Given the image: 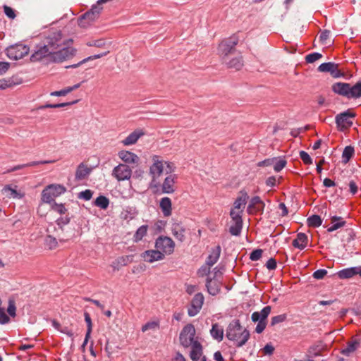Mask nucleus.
Instances as JSON below:
<instances>
[{"label": "nucleus", "mask_w": 361, "mask_h": 361, "mask_svg": "<svg viewBox=\"0 0 361 361\" xmlns=\"http://www.w3.org/2000/svg\"><path fill=\"white\" fill-rule=\"evenodd\" d=\"M153 164L149 168V173L152 176V182H151V188H155L158 189V187L160 186V183L157 180V179L163 173L164 168V161L159 159V157L157 155H154L152 157ZM158 191V190H157Z\"/></svg>", "instance_id": "0eeeda50"}, {"label": "nucleus", "mask_w": 361, "mask_h": 361, "mask_svg": "<svg viewBox=\"0 0 361 361\" xmlns=\"http://www.w3.org/2000/svg\"><path fill=\"white\" fill-rule=\"evenodd\" d=\"M10 322V317L6 314L4 308L0 307V324H6Z\"/></svg>", "instance_id": "5fc2aeb1"}, {"label": "nucleus", "mask_w": 361, "mask_h": 361, "mask_svg": "<svg viewBox=\"0 0 361 361\" xmlns=\"http://www.w3.org/2000/svg\"><path fill=\"white\" fill-rule=\"evenodd\" d=\"M172 234L179 241L185 240V228L179 223H175L171 228Z\"/></svg>", "instance_id": "cd10ccee"}, {"label": "nucleus", "mask_w": 361, "mask_h": 361, "mask_svg": "<svg viewBox=\"0 0 361 361\" xmlns=\"http://www.w3.org/2000/svg\"><path fill=\"white\" fill-rule=\"evenodd\" d=\"M259 203H261V198L259 196H255L253 197L248 204V207L247 208V213L250 214H255V209L257 207V206L259 204Z\"/></svg>", "instance_id": "58836bf2"}, {"label": "nucleus", "mask_w": 361, "mask_h": 361, "mask_svg": "<svg viewBox=\"0 0 361 361\" xmlns=\"http://www.w3.org/2000/svg\"><path fill=\"white\" fill-rule=\"evenodd\" d=\"M358 267L343 269L338 271L337 275L340 279H350L354 276L358 274Z\"/></svg>", "instance_id": "a878e982"}, {"label": "nucleus", "mask_w": 361, "mask_h": 361, "mask_svg": "<svg viewBox=\"0 0 361 361\" xmlns=\"http://www.w3.org/2000/svg\"><path fill=\"white\" fill-rule=\"evenodd\" d=\"M210 267H209L207 264L204 266H202L197 271L198 276L200 277L207 276V277H208L210 274Z\"/></svg>", "instance_id": "bf43d9fd"}, {"label": "nucleus", "mask_w": 361, "mask_h": 361, "mask_svg": "<svg viewBox=\"0 0 361 361\" xmlns=\"http://www.w3.org/2000/svg\"><path fill=\"white\" fill-rule=\"evenodd\" d=\"M147 225H142L140 227H139L136 231L135 233L134 234L133 240L135 242H138L141 240L142 238L147 235Z\"/></svg>", "instance_id": "4c0bfd02"}, {"label": "nucleus", "mask_w": 361, "mask_h": 361, "mask_svg": "<svg viewBox=\"0 0 361 361\" xmlns=\"http://www.w3.org/2000/svg\"><path fill=\"white\" fill-rule=\"evenodd\" d=\"M171 200L168 197H164L161 199L159 207L163 212L164 216H169L172 213Z\"/></svg>", "instance_id": "c85d7f7f"}, {"label": "nucleus", "mask_w": 361, "mask_h": 361, "mask_svg": "<svg viewBox=\"0 0 361 361\" xmlns=\"http://www.w3.org/2000/svg\"><path fill=\"white\" fill-rule=\"evenodd\" d=\"M77 102H78V100H75V101H73V102H68L54 104H46L45 105H43V106H40L39 109H46V108L56 109V108L65 107V106H71L72 104H75Z\"/></svg>", "instance_id": "79ce46f5"}, {"label": "nucleus", "mask_w": 361, "mask_h": 361, "mask_svg": "<svg viewBox=\"0 0 361 361\" xmlns=\"http://www.w3.org/2000/svg\"><path fill=\"white\" fill-rule=\"evenodd\" d=\"M223 63H226L228 68H233L236 71L240 70L244 66L243 59L241 55L234 57L229 61L226 59V61H223Z\"/></svg>", "instance_id": "393cba45"}, {"label": "nucleus", "mask_w": 361, "mask_h": 361, "mask_svg": "<svg viewBox=\"0 0 361 361\" xmlns=\"http://www.w3.org/2000/svg\"><path fill=\"white\" fill-rule=\"evenodd\" d=\"M322 55L318 52L311 53L305 56V61L307 63H312L317 60L321 59Z\"/></svg>", "instance_id": "09e8293b"}, {"label": "nucleus", "mask_w": 361, "mask_h": 361, "mask_svg": "<svg viewBox=\"0 0 361 361\" xmlns=\"http://www.w3.org/2000/svg\"><path fill=\"white\" fill-rule=\"evenodd\" d=\"M66 191V188L63 185L50 184L42 190L41 200L44 203L51 204L55 202V197L60 196Z\"/></svg>", "instance_id": "20e7f679"}, {"label": "nucleus", "mask_w": 361, "mask_h": 361, "mask_svg": "<svg viewBox=\"0 0 361 361\" xmlns=\"http://www.w3.org/2000/svg\"><path fill=\"white\" fill-rule=\"evenodd\" d=\"M4 10L5 14L6 15V16L8 18H9L11 19H14L16 17V12L12 8H11L6 5H4Z\"/></svg>", "instance_id": "e2e57ef3"}, {"label": "nucleus", "mask_w": 361, "mask_h": 361, "mask_svg": "<svg viewBox=\"0 0 361 361\" xmlns=\"http://www.w3.org/2000/svg\"><path fill=\"white\" fill-rule=\"evenodd\" d=\"M176 178V174H170L165 178L163 183H160V186L158 187L161 188L162 193L171 194L175 192Z\"/></svg>", "instance_id": "a211bd4d"}, {"label": "nucleus", "mask_w": 361, "mask_h": 361, "mask_svg": "<svg viewBox=\"0 0 361 361\" xmlns=\"http://www.w3.org/2000/svg\"><path fill=\"white\" fill-rule=\"evenodd\" d=\"M5 190H8V192H9V197H13V198H21L22 197V195H20L16 190L15 189H13L11 186L9 185H6L5 188H4Z\"/></svg>", "instance_id": "4d7b16f0"}, {"label": "nucleus", "mask_w": 361, "mask_h": 361, "mask_svg": "<svg viewBox=\"0 0 361 361\" xmlns=\"http://www.w3.org/2000/svg\"><path fill=\"white\" fill-rule=\"evenodd\" d=\"M76 49L73 47H63L58 50L56 53L51 52L48 49V47L44 44L40 46L30 56V61L32 62H36L42 60L45 57H48L50 61L54 63H61L69 58L75 56Z\"/></svg>", "instance_id": "f257e3e1"}, {"label": "nucleus", "mask_w": 361, "mask_h": 361, "mask_svg": "<svg viewBox=\"0 0 361 361\" xmlns=\"http://www.w3.org/2000/svg\"><path fill=\"white\" fill-rule=\"evenodd\" d=\"M109 53V51L107 50V51H106L104 52H102V53H100V54H95V55H92V56H88V57L82 59L80 62H78L77 63H75V64H73V65L68 66L66 68H75L80 66V65L85 63L87 61H92V60H94V59H100V58H102V57H103L104 56H106Z\"/></svg>", "instance_id": "2f4dec72"}, {"label": "nucleus", "mask_w": 361, "mask_h": 361, "mask_svg": "<svg viewBox=\"0 0 361 361\" xmlns=\"http://www.w3.org/2000/svg\"><path fill=\"white\" fill-rule=\"evenodd\" d=\"M361 97V81H358L353 86L350 85L349 97L350 98H360Z\"/></svg>", "instance_id": "72a5a7b5"}, {"label": "nucleus", "mask_w": 361, "mask_h": 361, "mask_svg": "<svg viewBox=\"0 0 361 361\" xmlns=\"http://www.w3.org/2000/svg\"><path fill=\"white\" fill-rule=\"evenodd\" d=\"M250 336L247 329H243L239 319L232 320L228 325L226 331V337L231 341L235 342L236 347L244 345Z\"/></svg>", "instance_id": "f03ea898"}, {"label": "nucleus", "mask_w": 361, "mask_h": 361, "mask_svg": "<svg viewBox=\"0 0 361 361\" xmlns=\"http://www.w3.org/2000/svg\"><path fill=\"white\" fill-rule=\"evenodd\" d=\"M276 260L274 258H270L266 263V267L269 270H274L276 269Z\"/></svg>", "instance_id": "774afa93"}, {"label": "nucleus", "mask_w": 361, "mask_h": 361, "mask_svg": "<svg viewBox=\"0 0 361 361\" xmlns=\"http://www.w3.org/2000/svg\"><path fill=\"white\" fill-rule=\"evenodd\" d=\"M65 44L64 41L62 40V34L61 31L54 32L50 34L46 39L45 46L48 47V49L51 52L56 53V49L61 45Z\"/></svg>", "instance_id": "ddd939ff"}, {"label": "nucleus", "mask_w": 361, "mask_h": 361, "mask_svg": "<svg viewBox=\"0 0 361 361\" xmlns=\"http://www.w3.org/2000/svg\"><path fill=\"white\" fill-rule=\"evenodd\" d=\"M235 209H232L230 212V216L232 219V220L234 221V222H242L243 221V219H242V213H243V209L240 212H235L234 210Z\"/></svg>", "instance_id": "3c124183"}, {"label": "nucleus", "mask_w": 361, "mask_h": 361, "mask_svg": "<svg viewBox=\"0 0 361 361\" xmlns=\"http://www.w3.org/2000/svg\"><path fill=\"white\" fill-rule=\"evenodd\" d=\"M287 162L285 159H276V163L274 166V169L276 172L281 171L286 165Z\"/></svg>", "instance_id": "6e6d98bb"}, {"label": "nucleus", "mask_w": 361, "mask_h": 361, "mask_svg": "<svg viewBox=\"0 0 361 361\" xmlns=\"http://www.w3.org/2000/svg\"><path fill=\"white\" fill-rule=\"evenodd\" d=\"M102 9L103 8L97 4L92 5L90 11L85 12L78 18V25L80 27H87L99 18Z\"/></svg>", "instance_id": "423d86ee"}, {"label": "nucleus", "mask_w": 361, "mask_h": 361, "mask_svg": "<svg viewBox=\"0 0 361 361\" xmlns=\"http://www.w3.org/2000/svg\"><path fill=\"white\" fill-rule=\"evenodd\" d=\"M105 41L102 39L92 40L87 43L88 47H104L105 46Z\"/></svg>", "instance_id": "680f3d73"}, {"label": "nucleus", "mask_w": 361, "mask_h": 361, "mask_svg": "<svg viewBox=\"0 0 361 361\" xmlns=\"http://www.w3.org/2000/svg\"><path fill=\"white\" fill-rule=\"evenodd\" d=\"M332 226H331L329 228H328L327 231L331 233L333 232L341 227H343L346 224V221H341V222H335L331 223Z\"/></svg>", "instance_id": "0e129e2a"}, {"label": "nucleus", "mask_w": 361, "mask_h": 361, "mask_svg": "<svg viewBox=\"0 0 361 361\" xmlns=\"http://www.w3.org/2000/svg\"><path fill=\"white\" fill-rule=\"evenodd\" d=\"M71 221V219L70 217H68V216H61L60 218H59L56 221V224L61 228H62L63 226L67 225L69 224Z\"/></svg>", "instance_id": "052dcab7"}, {"label": "nucleus", "mask_w": 361, "mask_h": 361, "mask_svg": "<svg viewBox=\"0 0 361 361\" xmlns=\"http://www.w3.org/2000/svg\"><path fill=\"white\" fill-rule=\"evenodd\" d=\"M195 329L193 324H188L185 325L180 333V343L184 348H188L195 341Z\"/></svg>", "instance_id": "9d476101"}, {"label": "nucleus", "mask_w": 361, "mask_h": 361, "mask_svg": "<svg viewBox=\"0 0 361 361\" xmlns=\"http://www.w3.org/2000/svg\"><path fill=\"white\" fill-rule=\"evenodd\" d=\"M119 158L127 164H137L140 159L135 153L130 151L122 150L118 152Z\"/></svg>", "instance_id": "412c9836"}, {"label": "nucleus", "mask_w": 361, "mask_h": 361, "mask_svg": "<svg viewBox=\"0 0 361 361\" xmlns=\"http://www.w3.org/2000/svg\"><path fill=\"white\" fill-rule=\"evenodd\" d=\"M308 243V237L304 233H299L297 234V237L292 242V245L294 247L300 250H303L306 247Z\"/></svg>", "instance_id": "5701e85b"}, {"label": "nucleus", "mask_w": 361, "mask_h": 361, "mask_svg": "<svg viewBox=\"0 0 361 361\" xmlns=\"http://www.w3.org/2000/svg\"><path fill=\"white\" fill-rule=\"evenodd\" d=\"M204 297L202 293H196L192 298L190 305L188 310V314L190 317L197 315L201 310L204 304Z\"/></svg>", "instance_id": "4468645a"}, {"label": "nucleus", "mask_w": 361, "mask_h": 361, "mask_svg": "<svg viewBox=\"0 0 361 361\" xmlns=\"http://www.w3.org/2000/svg\"><path fill=\"white\" fill-rule=\"evenodd\" d=\"M142 130H135L128 135L123 141V144L126 146L131 145L138 140V139L144 135Z\"/></svg>", "instance_id": "bb28decb"}, {"label": "nucleus", "mask_w": 361, "mask_h": 361, "mask_svg": "<svg viewBox=\"0 0 361 361\" xmlns=\"http://www.w3.org/2000/svg\"><path fill=\"white\" fill-rule=\"evenodd\" d=\"M112 175L118 181L129 180L132 175V170L128 165L120 164L114 169Z\"/></svg>", "instance_id": "2eb2a0df"}, {"label": "nucleus", "mask_w": 361, "mask_h": 361, "mask_svg": "<svg viewBox=\"0 0 361 361\" xmlns=\"http://www.w3.org/2000/svg\"><path fill=\"white\" fill-rule=\"evenodd\" d=\"M300 157L302 160L305 164L310 165L312 164V159L310 157L309 154L305 151L300 152Z\"/></svg>", "instance_id": "864d4df0"}, {"label": "nucleus", "mask_w": 361, "mask_h": 361, "mask_svg": "<svg viewBox=\"0 0 361 361\" xmlns=\"http://www.w3.org/2000/svg\"><path fill=\"white\" fill-rule=\"evenodd\" d=\"M360 343L357 341H353L347 343L346 346L342 349L341 353L344 355L349 356L352 353L355 351L359 347Z\"/></svg>", "instance_id": "473e14b6"}, {"label": "nucleus", "mask_w": 361, "mask_h": 361, "mask_svg": "<svg viewBox=\"0 0 361 361\" xmlns=\"http://www.w3.org/2000/svg\"><path fill=\"white\" fill-rule=\"evenodd\" d=\"M191 346V351L190 353V357L192 361H198L203 354L202 345L198 341H195Z\"/></svg>", "instance_id": "aec40b11"}, {"label": "nucleus", "mask_w": 361, "mask_h": 361, "mask_svg": "<svg viewBox=\"0 0 361 361\" xmlns=\"http://www.w3.org/2000/svg\"><path fill=\"white\" fill-rule=\"evenodd\" d=\"M7 312L8 315L11 317H15L16 316V302L13 299H8V305L7 307Z\"/></svg>", "instance_id": "a18cd8bd"}, {"label": "nucleus", "mask_w": 361, "mask_h": 361, "mask_svg": "<svg viewBox=\"0 0 361 361\" xmlns=\"http://www.w3.org/2000/svg\"><path fill=\"white\" fill-rule=\"evenodd\" d=\"M330 35V31L328 30H323L319 36V41L322 44H326V40L329 37Z\"/></svg>", "instance_id": "338daca9"}, {"label": "nucleus", "mask_w": 361, "mask_h": 361, "mask_svg": "<svg viewBox=\"0 0 361 361\" xmlns=\"http://www.w3.org/2000/svg\"><path fill=\"white\" fill-rule=\"evenodd\" d=\"M355 154V149L354 147L349 145L346 146L342 154V162L343 164H347L350 159L354 156Z\"/></svg>", "instance_id": "f704fd0d"}, {"label": "nucleus", "mask_w": 361, "mask_h": 361, "mask_svg": "<svg viewBox=\"0 0 361 361\" xmlns=\"http://www.w3.org/2000/svg\"><path fill=\"white\" fill-rule=\"evenodd\" d=\"M92 171V168L87 167L84 163H80L75 171V178L77 180H81L86 178Z\"/></svg>", "instance_id": "4be33fe9"}, {"label": "nucleus", "mask_w": 361, "mask_h": 361, "mask_svg": "<svg viewBox=\"0 0 361 361\" xmlns=\"http://www.w3.org/2000/svg\"><path fill=\"white\" fill-rule=\"evenodd\" d=\"M159 327V322H149L142 326V331L145 332L149 329H155Z\"/></svg>", "instance_id": "8fccbe9b"}, {"label": "nucleus", "mask_w": 361, "mask_h": 361, "mask_svg": "<svg viewBox=\"0 0 361 361\" xmlns=\"http://www.w3.org/2000/svg\"><path fill=\"white\" fill-rule=\"evenodd\" d=\"M211 336L216 341L220 342L224 338V329L218 323H214L210 330Z\"/></svg>", "instance_id": "c756f323"}, {"label": "nucleus", "mask_w": 361, "mask_h": 361, "mask_svg": "<svg viewBox=\"0 0 361 361\" xmlns=\"http://www.w3.org/2000/svg\"><path fill=\"white\" fill-rule=\"evenodd\" d=\"M93 195V192L91 190L87 189L78 193V197L84 200H90Z\"/></svg>", "instance_id": "603ef678"}, {"label": "nucleus", "mask_w": 361, "mask_h": 361, "mask_svg": "<svg viewBox=\"0 0 361 361\" xmlns=\"http://www.w3.org/2000/svg\"><path fill=\"white\" fill-rule=\"evenodd\" d=\"M262 250L256 249L250 253V259L252 261H257L262 257Z\"/></svg>", "instance_id": "13d9d810"}, {"label": "nucleus", "mask_w": 361, "mask_h": 361, "mask_svg": "<svg viewBox=\"0 0 361 361\" xmlns=\"http://www.w3.org/2000/svg\"><path fill=\"white\" fill-rule=\"evenodd\" d=\"M221 252V248L220 245H217L213 248L211 251V253L207 258L206 264L209 267H212L214 264H216L220 257Z\"/></svg>", "instance_id": "b1692460"}, {"label": "nucleus", "mask_w": 361, "mask_h": 361, "mask_svg": "<svg viewBox=\"0 0 361 361\" xmlns=\"http://www.w3.org/2000/svg\"><path fill=\"white\" fill-rule=\"evenodd\" d=\"M94 204L102 209H106L109 207V200L104 195H99L96 198Z\"/></svg>", "instance_id": "ea45409f"}, {"label": "nucleus", "mask_w": 361, "mask_h": 361, "mask_svg": "<svg viewBox=\"0 0 361 361\" xmlns=\"http://www.w3.org/2000/svg\"><path fill=\"white\" fill-rule=\"evenodd\" d=\"M239 42L237 34H233L230 37L222 40L218 47V54L221 57L222 61H226L228 56L234 53L235 46Z\"/></svg>", "instance_id": "7ed1b4c3"}, {"label": "nucleus", "mask_w": 361, "mask_h": 361, "mask_svg": "<svg viewBox=\"0 0 361 361\" xmlns=\"http://www.w3.org/2000/svg\"><path fill=\"white\" fill-rule=\"evenodd\" d=\"M271 311V307L265 306L260 312H254L251 315V319L254 323L257 322L255 332L261 334L265 329L267 324V318Z\"/></svg>", "instance_id": "39448f33"}, {"label": "nucleus", "mask_w": 361, "mask_h": 361, "mask_svg": "<svg viewBox=\"0 0 361 361\" xmlns=\"http://www.w3.org/2000/svg\"><path fill=\"white\" fill-rule=\"evenodd\" d=\"M84 317H85V322L87 324V331H86V334H87V336H90L92 331V319H91L90 315V314L88 312H85L84 313Z\"/></svg>", "instance_id": "de8ad7c7"}, {"label": "nucleus", "mask_w": 361, "mask_h": 361, "mask_svg": "<svg viewBox=\"0 0 361 361\" xmlns=\"http://www.w3.org/2000/svg\"><path fill=\"white\" fill-rule=\"evenodd\" d=\"M243 228V221L242 222H235L234 225H232L229 228V232L231 235L238 236L240 235L241 231Z\"/></svg>", "instance_id": "37998d69"}, {"label": "nucleus", "mask_w": 361, "mask_h": 361, "mask_svg": "<svg viewBox=\"0 0 361 361\" xmlns=\"http://www.w3.org/2000/svg\"><path fill=\"white\" fill-rule=\"evenodd\" d=\"M355 113L351 111L350 109L337 114L335 121L338 130L344 131L350 128L353 126V121L350 118H355Z\"/></svg>", "instance_id": "1a4fd4ad"}, {"label": "nucleus", "mask_w": 361, "mask_h": 361, "mask_svg": "<svg viewBox=\"0 0 361 361\" xmlns=\"http://www.w3.org/2000/svg\"><path fill=\"white\" fill-rule=\"evenodd\" d=\"M339 64L334 62H325L320 64L317 71L321 73H329L334 78L345 76V73L338 69Z\"/></svg>", "instance_id": "f8f14e48"}, {"label": "nucleus", "mask_w": 361, "mask_h": 361, "mask_svg": "<svg viewBox=\"0 0 361 361\" xmlns=\"http://www.w3.org/2000/svg\"><path fill=\"white\" fill-rule=\"evenodd\" d=\"M141 257L144 261L153 263L156 261L162 260L164 259L165 255L163 252H160L158 249L148 250L141 254Z\"/></svg>", "instance_id": "f3484780"}, {"label": "nucleus", "mask_w": 361, "mask_h": 361, "mask_svg": "<svg viewBox=\"0 0 361 361\" xmlns=\"http://www.w3.org/2000/svg\"><path fill=\"white\" fill-rule=\"evenodd\" d=\"M307 224L309 227L317 228L322 225V220L320 216L313 214L307 218Z\"/></svg>", "instance_id": "c9c22d12"}, {"label": "nucleus", "mask_w": 361, "mask_h": 361, "mask_svg": "<svg viewBox=\"0 0 361 361\" xmlns=\"http://www.w3.org/2000/svg\"><path fill=\"white\" fill-rule=\"evenodd\" d=\"M240 196L237 197L235 201L233 203V209H240L243 208V209L245 208V206L247 203V201L249 198V196L247 193V192L244 190H242L240 191Z\"/></svg>", "instance_id": "7c9ffc66"}, {"label": "nucleus", "mask_w": 361, "mask_h": 361, "mask_svg": "<svg viewBox=\"0 0 361 361\" xmlns=\"http://www.w3.org/2000/svg\"><path fill=\"white\" fill-rule=\"evenodd\" d=\"M205 286L209 294L215 296L220 293L222 283L218 279H215V276H208Z\"/></svg>", "instance_id": "dca6fc26"}, {"label": "nucleus", "mask_w": 361, "mask_h": 361, "mask_svg": "<svg viewBox=\"0 0 361 361\" xmlns=\"http://www.w3.org/2000/svg\"><path fill=\"white\" fill-rule=\"evenodd\" d=\"M332 91L339 95L349 97L350 84L346 82H338L331 86Z\"/></svg>", "instance_id": "6ab92c4d"}, {"label": "nucleus", "mask_w": 361, "mask_h": 361, "mask_svg": "<svg viewBox=\"0 0 361 361\" xmlns=\"http://www.w3.org/2000/svg\"><path fill=\"white\" fill-rule=\"evenodd\" d=\"M327 274L326 269H318L313 273V277L316 279H322Z\"/></svg>", "instance_id": "69168bd1"}, {"label": "nucleus", "mask_w": 361, "mask_h": 361, "mask_svg": "<svg viewBox=\"0 0 361 361\" xmlns=\"http://www.w3.org/2000/svg\"><path fill=\"white\" fill-rule=\"evenodd\" d=\"M44 244L49 250H54L58 246V241L54 236L48 235L44 239Z\"/></svg>", "instance_id": "a19ab883"}, {"label": "nucleus", "mask_w": 361, "mask_h": 361, "mask_svg": "<svg viewBox=\"0 0 361 361\" xmlns=\"http://www.w3.org/2000/svg\"><path fill=\"white\" fill-rule=\"evenodd\" d=\"M154 246L164 255H171L174 251L175 243L171 238L161 235L157 238Z\"/></svg>", "instance_id": "9b49d317"}, {"label": "nucleus", "mask_w": 361, "mask_h": 361, "mask_svg": "<svg viewBox=\"0 0 361 361\" xmlns=\"http://www.w3.org/2000/svg\"><path fill=\"white\" fill-rule=\"evenodd\" d=\"M287 319V314H282L279 315H276L271 317L270 325L271 326H275L276 324H278L279 323H282L285 322Z\"/></svg>", "instance_id": "49530a36"}, {"label": "nucleus", "mask_w": 361, "mask_h": 361, "mask_svg": "<svg viewBox=\"0 0 361 361\" xmlns=\"http://www.w3.org/2000/svg\"><path fill=\"white\" fill-rule=\"evenodd\" d=\"M80 86V83H78V84L74 85L73 86L68 87L66 88L59 90V91L52 92H51L50 94H51V96H56V97L65 96L67 94H68L69 92H72L73 90H75L79 88Z\"/></svg>", "instance_id": "e433bc0d"}, {"label": "nucleus", "mask_w": 361, "mask_h": 361, "mask_svg": "<svg viewBox=\"0 0 361 361\" xmlns=\"http://www.w3.org/2000/svg\"><path fill=\"white\" fill-rule=\"evenodd\" d=\"M50 204L51 209L60 214H64L67 212V209L65 207V205L62 203L58 204L55 202Z\"/></svg>", "instance_id": "c03bdc74"}, {"label": "nucleus", "mask_w": 361, "mask_h": 361, "mask_svg": "<svg viewBox=\"0 0 361 361\" xmlns=\"http://www.w3.org/2000/svg\"><path fill=\"white\" fill-rule=\"evenodd\" d=\"M29 47L21 43L11 45L6 49V56L12 60L23 59L29 54Z\"/></svg>", "instance_id": "6e6552de"}]
</instances>
